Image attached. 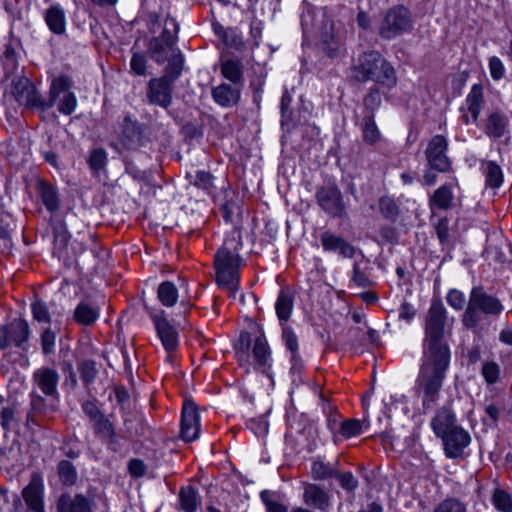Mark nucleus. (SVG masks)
I'll use <instances>...</instances> for the list:
<instances>
[{"label": "nucleus", "mask_w": 512, "mask_h": 512, "mask_svg": "<svg viewBox=\"0 0 512 512\" xmlns=\"http://www.w3.org/2000/svg\"><path fill=\"white\" fill-rule=\"evenodd\" d=\"M383 66L384 59L379 52H367L359 57L357 64L353 67L352 76L361 82L375 80Z\"/></svg>", "instance_id": "obj_6"}, {"label": "nucleus", "mask_w": 512, "mask_h": 512, "mask_svg": "<svg viewBox=\"0 0 512 512\" xmlns=\"http://www.w3.org/2000/svg\"><path fill=\"white\" fill-rule=\"evenodd\" d=\"M165 34L164 32L160 37L154 38L150 43L151 58L157 63H164L179 50L175 46L174 41Z\"/></svg>", "instance_id": "obj_18"}, {"label": "nucleus", "mask_w": 512, "mask_h": 512, "mask_svg": "<svg viewBox=\"0 0 512 512\" xmlns=\"http://www.w3.org/2000/svg\"><path fill=\"white\" fill-rule=\"evenodd\" d=\"M492 504L500 512H512V497L504 489L496 488L492 494Z\"/></svg>", "instance_id": "obj_36"}, {"label": "nucleus", "mask_w": 512, "mask_h": 512, "mask_svg": "<svg viewBox=\"0 0 512 512\" xmlns=\"http://www.w3.org/2000/svg\"><path fill=\"white\" fill-rule=\"evenodd\" d=\"M468 362L470 364L477 363L481 358V348L478 345L471 347L467 353Z\"/></svg>", "instance_id": "obj_63"}, {"label": "nucleus", "mask_w": 512, "mask_h": 512, "mask_svg": "<svg viewBox=\"0 0 512 512\" xmlns=\"http://www.w3.org/2000/svg\"><path fill=\"white\" fill-rule=\"evenodd\" d=\"M435 231L441 244H445L449 240V220L442 217L435 224Z\"/></svg>", "instance_id": "obj_54"}, {"label": "nucleus", "mask_w": 512, "mask_h": 512, "mask_svg": "<svg viewBox=\"0 0 512 512\" xmlns=\"http://www.w3.org/2000/svg\"><path fill=\"white\" fill-rule=\"evenodd\" d=\"M251 344V337L248 332H241L239 339L235 345L237 354L246 353L249 350Z\"/></svg>", "instance_id": "obj_58"}, {"label": "nucleus", "mask_w": 512, "mask_h": 512, "mask_svg": "<svg viewBox=\"0 0 512 512\" xmlns=\"http://www.w3.org/2000/svg\"><path fill=\"white\" fill-rule=\"evenodd\" d=\"M1 426L5 431L11 430L16 422L15 410L12 407H3L0 412Z\"/></svg>", "instance_id": "obj_51"}, {"label": "nucleus", "mask_w": 512, "mask_h": 512, "mask_svg": "<svg viewBox=\"0 0 512 512\" xmlns=\"http://www.w3.org/2000/svg\"><path fill=\"white\" fill-rule=\"evenodd\" d=\"M323 50L330 58L340 55L342 50V42L334 34L324 35L322 39Z\"/></svg>", "instance_id": "obj_41"}, {"label": "nucleus", "mask_w": 512, "mask_h": 512, "mask_svg": "<svg viewBox=\"0 0 512 512\" xmlns=\"http://www.w3.org/2000/svg\"><path fill=\"white\" fill-rule=\"evenodd\" d=\"M100 315V309L94 304L88 302H80L74 310V319L78 324L89 326L92 325Z\"/></svg>", "instance_id": "obj_29"}, {"label": "nucleus", "mask_w": 512, "mask_h": 512, "mask_svg": "<svg viewBox=\"0 0 512 512\" xmlns=\"http://www.w3.org/2000/svg\"><path fill=\"white\" fill-rule=\"evenodd\" d=\"M31 312L33 315V319L39 323H50L51 317L48 310V307L45 302L42 300L36 299L31 304Z\"/></svg>", "instance_id": "obj_43"}, {"label": "nucleus", "mask_w": 512, "mask_h": 512, "mask_svg": "<svg viewBox=\"0 0 512 512\" xmlns=\"http://www.w3.org/2000/svg\"><path fill=\"white\" fill-rule=\"evenodd\" d=\"M29 336V327L26 321L14 319L7 325L0 326V348L21 346Z\"/></svg>", "instance_id": "obj_7"}, {"label": "nucleus", "mask_w": 512, "mask_h": 512, "mask_svg": "<svg viewBox=\"0 0 512 512\" xmlns=\"http://www.w3.org/2000/svg\"><path fill=\"white\" fill-rule=\"evenodd\" d=\"M93 425L96 433L103 437H112L114 434L112 423L103 414L93 421Z\"/></svg>", "instance_id": "obj_48"}, {"label": "nucleus", "mask_w": 512, "mask_h": 512, "mask_svg": "<svg viewBox=\"0 0 512 512\" xmlns=\"http://www.w3.org/2000/svg\"><path fill=\"white\" fill-rule=\"evenodd\" d=\"M485 175L486 185L490 188H499L503 183V172L500 166L493 162L488 161L483 168Z\"/></svg>", "instance_id": "obj_33"}, {"label": "nucleus", "mask_w": 512, "mask_h": 512, "mask_svg": "<svg viewBox=\"0 0 512 512\" xmlns=\"http://www.w3.org/2000/svg\"><path fill=\"white\" fill-rule=\"evenodd\" d=\"M455 415L446 408L440 409L431 421V426L437 437H442L457 428Z\"/></svg>", "instance_id": "obj_24"}, {"label": "nucleus", "mask_w": 512, "mask_h": 512, "mask_svg": "<svg viewBox=\"0 0 512 512\" xmlns=\"http://www.w3.org/2000/svg\"><path fill=\"white\" fill-rule=\"evenodd\" d=\"M504 310L501 300L488 294L482 286H474L462 314V325L473 332L483 329L488 317H498Z\"/></svg>", "instance_id": "obj_2"}, {"label": "nucleus", "mask_w": 512, "mask_h": 512, "mask_svg": "<svg viewBox=\"0 0 512 512\" xmlns=\"http://www.w3.org/2000/svg\"><path fill=\"white\" fill-rule=\"evenodd\" d=\"M40 195L43 204L49 211L53 212L58 208V196L54 187L41 184Z\"/></svg>", "instance_id": "obj_38"}, {"label": "nucleus", "mask_w": 512, "mask_h": 512, "mask_svg": "<svg viewBox=\"0 0 512 512\" xmlns=\"http://www.w3.org/2000/svg\"><path fill=\"white\" fill-rule=\"evenodd\" d=\"M340 433L344 438H352L362 433V425L359 420L349 419L341 424Z\"/></svg>", "instance_id": "obj_46"}, {"label": "nucleus", "mask_w": 512, "mask_h": 512, "mask_svg": "<svg viewBox=\"0 0 512 512\" xmlns=\"http://www.w3.org/2000/svg\"><path fill=\"white\" fill-rule=\"evenodd\" d=\"M253 358L255 369L264 374H269L272 366L271 350L263 334H260L254 340Z\"/></svg>", "instance_id": "obj_17"}, {"label": "nucleus", "mask_w": 512, "mask_h": 512, "mask_svg": "<svg viewBox=\"0 0 512 512\" xmlns=\"http://www.w3.org/2000/svg\"><path fill=\"white\" fill-rule=\"evenodd\" d=\"M148 97L151 103L168 107L171 103V85L166 77L153 78L148 85Z\"/></svg>", "instance_id": "obj_16"}, {"label": "nucleus", "mask_w": 512, "mask_h": 512, "mask_svg": "<svg viewBox=\"0 0 512 512\" xmlns=\"http://www.w3.org/2000/svg\"><path fill=\"white\" fill-rule=\"evenodd\" d=\"M107 153L103 148H93L90 151L87 163L93 174H98L107 164Z\"/></svg>", "instance_id": "obj_35"}, {"label": "nucleus", "mask_w": 512, "mask_h": 512, "mask_svg": "<svg viewBox=\"0 0 512 512\" xmlns=\"http://www.w3.org/2000/svg\"><path fill=\"white\" fill-rule=\"evenodd\" d=\"M303 502L321 511H327L330 507L329 494L320 486L312 483L304 486Z\"/></svg>", "instance_id": "obj_21"}, {"label": "nucleus", "mask_w": 512, "mask_h": 512, "mask_svg": "<svg viewBox=\"0 0 512 512\" xmlns=\"http://www.w3.org/2000/svg\"><path fill=\"white\" fill-rule=\"evenodd\" d=\"M217 284L233 296L239 289L242 259L236 251L223 246L214 256Z\"/></svg>", "instance_id": "obj_3"}, {"label": "nucleus", "mask_w": 512, "mask_h": 512, "mask_svg": "<svg viewBox=\"0 0 512 512\" xmlns=\"http://www.w3.org/2000/svg\"><path fill=\"white\" fill-rule=\"evenodd\" d=\"M448 140L443 135H435L431 138L425 154L429 166L438 172H448L451 169V161L447 156Z\"/></svg>", "instance_id": "obj_5"}, {"label": "nucleus", "mask_w": 512, "mask_h": 512, "mask_svg": "<svg viewBox=\"0 0 512 512\" xmlns=\"http://www.w3.org/2000/svg\"><path fill=\"white\" fill-rule=\"evenodd\" d=\"M411 29V15L404 6L394 7L386 13V38L396 37Z\"/></svg>", "instance_id": "obj_11"}, {"label": "nucleus", "mask_w": 512, "mask_h": 512, "mask_svg": "<svg viewBox=\"0 0 512 512\" xmlns=\"http://www.w3.org/2000/svg\"><path fill=\"white\" fill-rule=\"evenodd\" d=\"M508 125V117L500 111H494L488 116L485 133L490 138H501L506 133Z\"/></svg>", "instance_id": "obj_27"}, {"label": "nucleus", "mask_w": 512, "mask_h": 512, "mask_svg": "<svg viewBox=\"0 0 512 512\" xmlns=\"http://www.w3.org/2000/svg\"><path fill=\"white\" fill-rule=\"evenodd\" d=\"M222 75L234 84L241 82L242 70L239 63L233 60H227L221 66Z\"/></svg>", "instance_id": "obj_37"}, {"label": "nucleus", "mask_w": 512, "mask_h": 512, "mask_svg": "<svg viewBox=\"0 0 512 512\" xmlns=\"http://www.w3.org/2000/svg\"><path fill=\"white\" fill-rule=\"evenodd\" d=\"M499 340H500V342L511 346L512 345V328L503 329L499 333Z\"/></svg>", "instance_id": "obj_64"}, {"label": "nucleus", "mask_w": 512, "mask_h": 512, "mask_svg": "<svg viewBox=\"0 0 512 512\" xmlns=\"http://www.w3.org/2000/svg\"><path fill=\"white\" fill-rule=\"evenodd\" d=\"M447 310L439 298L433 299L425 317L422 365L417 379L423 389L424 408L435 404L450 363V350L444 341Z\"/></svg>", "instance_id": "obj_1"}, {"label": "nucleus", "mask_w": 512, "mask_h": 512, "mask_svg": "<svg viewBox=\"0 0 512 512\" xmlns=\"http://www.w3.org/2000/svg\"><path fill=\"white\" fill-rule=\"evenodd\" d=\"M200 433V416L195 403L186 401L182 407L180 435L187 442L196 440Z\"/></svg>", "instance_id": "obj_8"}, {"label": "nucleus", "mask_w": 512, "mask_h": 512, "mask_svg": "<svg viewBox=\"0 0 512 512\" xmlns=\"http://www.w3.org/2000/svg\"><path fill=\"white\" fill-rule=\"evenodd\" d=\"M44 19L54 34H63L66 30V15L59 4L51 5L44 13Z\"/></svg>", "instance_id": "obj_25"}, {"label": "nucleus", "mask_w": 512, "mask_h": 512, "mask_svg": "<svg viewBox=\"0 0 512 512\" xmlns=\"http://www.w3.org/2000/svg\"><path fill=\"white\" fill-rule=\"evenodd\" d=\"M321 244L326 252H337L343 257L351 258L354 255V248L342 237L331 232L321 234Z\"/></svg>", "instance_id": "obj_22"}, {"label": "nucleus", "mask_w": 512, "mask_h": 512, "mask_svg": "<svg viewBox=\"0 0 512 512\" xmlns=\"http://www.w3.org/2000/svg\"><path fill=\"white\" fill-rule=\"evenodd\" d=\"M72 81L68 76H58L53 78L49 89V101L46 102L45 109L57 105L58 111L63 115H71L77 108V98L71 92Z\"/></svg>", "instance_id": "obj_4"}, {"label": "nucleus", "mask_w": 512, "mask_h": 512, "mask_svg": "<svg viewBox=\"0 0 512 512\" xmlns=\"http://www.w3.org/2000/svg\"><path fill=\"white\" fill-rule=\"evenodd\" d=\"M454 206L452 184H444L437 188L429 198V208L433 215L437 211H447Z\"/></svg>", "instance_id": "obj_20"}, {"label": "nucleus", "mask_w": 512, "mask_h": 512, "mask_svg": "<svg viewBox=\"0 0 512 512\" xmlns=\"http://www.w3.org/2000/svg\"><path fill=\"white\" fill-rule=\"evenodd\" d=\"M44 480L38 474H32L30 482L22 490V497L29 512H45L44 509Z\"/></svg>", "instance_id": "obj_10"}, {"label": "nucleus", "mask_w": 512, "mask_h": 512, "mask_svg": "<svg viewBox=\"0 0 512 512\" xmlns=\"http://www.w3.org/2000/svg\"><path fill=\"white\" fill-rule=\"evenodd\" d=\"M268 512H287L288 508L279 500L267 499L262 496Z\"/></svg>", "instance_id": "obj_60"}, {"label": "nucleus", "mask_w": 512, "mask_h": 512, "mask_svg": "<svg viewBox=\"0 0 512 512\" xmlns=\"http://www.w3.org/2000/svg\"><path fill=\"white\" fill-rule=\"evenodd\" d=\"M81 376L85 382H91L96 374V369L94 367V363L90 361H85L81 365Z\"/></svg>", "instance_id": "obj_59"}, {"label": "nucleus", "mask_w": 512, "mask_h": 512, "mask_svg": "<svg viewBox=\"0 0 512 512\" xmlns=\"http://www.w3.org/2000/svg\"><path fill=\"white\" fill-rule=\"evenodd\" d=\"M190 184L202 189L206 193H210L214 188V177L213 175L205 170H198L194 175L187 174Z\"/></svg>", "instance_id": "obj_34"}, {"label": "nucleus", "mask_w": 512, "mask_h": 512, "mask_svg": "<svg viewBox=\"0 0 512 512\" xmlns=\"http://www.w3.org/2000/svg\"><path fill=\"white\" fill-rule=\"evenodd\" d=\"M157 336L160 339L166 352L171 353L178 348L179 332L165 316L164 313L155 314L152 317Z\"/></svg>", "instance_id": "obj_12"}, {"label": "nucleus", "mask_w": 512, "mask_h": 512, "mask_svg": "<svg viewBox=\"0 0 512 512\" xmlns=\"http://www.w3.org/2000/svg\"><path fill=\"white\" fill-rule=\"evenodd\" d=\"M311 476L315 480H324L335 476V470L321 460L313 461L311 465Z\"/></svg>", "instance_id": "obj_40"}, {"label": "nucleus", "mask_w": 512, "mask_h": 512, "mask_svg": "<svg viewBox=\"0 0 512 512\" xmlns=\"http://www.w3.org/2000/svg\"><path fill=\"white\" fill-rule=\"evenodd\" d=\"M57 510L58 512H93L91 501L81 494L74 498L69 494H62L58 499Z\"/></svg>", "instance_id": "obj_23"}, {"label": "nucleus", "mask_w": 512, "mask_h": 512, "mask_svg": "<svg viewBox=\"0 0 512 512\" xmlns=\"http://www.w3.org/2000/svg\"><path fill=\"white\" fill-rule=\"evenodd\" d=\"M201 504L198 491L192 486L181 487L178 493L177 509L183 512H196Z\"/></svg>", "instance_id": "obj_28"}, {"label": "nucleus", "mask_w": 512, "mask_h": 512, "mask_svg": "<svg viewBox=\"0 0 512 512\" xmlns=\"http://www.w3.org/2000/svg\"><path fill=\"white\" fill-rule=\"evenodd\" d=\"M505 398L503 395L494 393L485 398V413L492 423H496L501 413L505 410Z\"/></svg>", "instance_id": "obj_30"}, {"label": "nucleus", "mask_w": 512, "mask_h": 512, "mask_svg": "<svg viewBox=\"0 0 512 512\" xmlns=\"http://www.w3.org/2000/svg\"><path fill=\"white\" fill-rule=\"evenodd\" d=\"M484 103L483 87L474 84L466 96L465 103L460 107V119L465 125L477 122Z\"/></svg>", "instance_id": "obj_9"}, {"label": "nucleus", "mask_w": 512, "mask_h": 512, "mask_svg": "<svg viewBox=\"0 0 512 512\" xmlns=\"http://www.w3.org/2000/svg\"><path fill=\"white\" fill-rule=\"evenodd\" d=\"M34 381L37 387L50 397L58 396L57 386L59 375L51 368H40L34 372Z\"/></svg>", "instance_id": "obj_19"}, {"label": "nucleus", "mask_w": 512, "mask_h": 512, "mask_svg": "<svg viewBox=\"0 0 512 512\" xmlns=\"http://www.w3.org/2000/svg\"><path fill=\"white\" fill-rule=\"evenodd\" d=\"M334 477H337L340 485L346 490H353L357 486V481L354 478V476L352 475V473H349V472L341 473V474L335 473Z\"/></svg>", "instance_id": "obj_57"}, {"label": "nucleus", "mask_w": 512, "mask_h": 512, "mask_svg": "<svg viewBox=\"0 0 512 512\" xmlns=\"http://www.w3.org/2000/svg\"><path fill=\"white\" fill-rule=\"evenodd\" d=\"M501 368L495 361H485L482 364L481 375L488 385L495 384L500 378Z\"/></svg>", "instance_id": "obj_39"}, {"label": "nucleus", "mask_w": 512, "mask_h": 512, "mask_svg": "<svg viewBox=\"0 0 512 512\" xmlns=\"http://www.w3.org/2000/svg\"><path fill=\"white\" fill-rule=\"evenodd\" d=\"M167 61L168 66L166 68V73L173 78H177L181 73L184 61L180 50L176 51Z\"/></svg>", "instance_id": "obj_47"}, {"label": "nucleus", "mask_w": 512, "mask_h": 512, "mask_svg": "<svg viewBox=\"0 0 512 512\" xmlns=\"http://www.w3.org/2000/svg\"><path fill=\"white\" fill-rule=\"evenodd\" d=\"M282 340L286 346V348L291 352L292 358H295L298 355L299 345H298V337L294 330L287 325H284L282 328Z\"/></svg>", "instance_id": "obj_42"}, {"label": "nucleus", "mask_w": 512, "mask_h": 512, "mask_svg": "<svg viewBox=\"0 0 512 512\" xmlns=\"http://www.w3.org/2000/svg\"><path fill=\"white\" fill-rule=\"evenodd\" d=\"M82 409L84 413L89 416V418L94 421L102 415L97 405L92 401H86L82 404Z\"/></svg>", "instance_id": "obj_61"}, {"label": "nucleus", "mask_w": 512, "mask_h": 512, "mask_svg": "<svg viewBox=\"0 0 512 512\" xmlns=\"http://www.w3.org/2000/svg\"><path fill=\"white\" fill-rule=\"evenodd\" d=\"M157 295L162 305L172 307L178 300V289L174 283L165 281L159 285Z\"/></svg>", "instance_id": "obj_32"}, {"label": "nucleus", "mask_w": 512, "mask_h": 512, "mask_svg": "<svg viewBox=\"0 0 512 512\" xmlns=\"http://www.w3.org/2000/svg\"><path fill=\"white\" fill-rule=\"evenodd\" d=\"M415 316V309L407 302H404L399 310V318L410 322Z\"/></svg>", "instance_id": "obj_62"}, {"label": "nucleus", "mask_w": 512, "mask_h": 512, "mask_svg": "<svg viewBox=\"0 0 512 512\" xmlns=\"http://www.w3.org/2000/svg\"><path fill=\"white\" fill-rule=\"evenodd\" d=\"M446 300L448 305L457 311L462 310L466 304L463 292L457 289H450L447 293Z\"/></svg>", "instance_id": "obj_49"}, {"label": "nucleus", "mask_w": 512, "mask_h": 512, "mask_svg": "<svg viewBox=\"0 0 512 512\" xmlns=\"http://www.w3.org/2000/svg\"><path fill=\"white\" fill-rule=\"evenodd\" d=\"M489 71L493 80H500L505 75V67L500 58L492 56L489 58Z\"/></svg>", "instance_id": "obj_50"}, {"label": "nucleus", "mask_w": 512, "mask_h": 512, "mask_svg": "<svg viewBox=\"0 0 512 512\" xmlns=\"http://www.w3.org/2000/svg\"><path fill=\"white\" fill-rule=\"evenodd\" d=\"M13 94L16 100L30 108L45 109L46 102L41 98L33 83L22 77L14 83Z\"/></svg>", "instance_id": "obj_13"}, {"label": "nucleus", "mask_w": 512, "mask_h": 512, "mask_svg": "<svg viewBox=\"0 0 512 512\" xmlns=\"http://www.w3.org/2000/svg\"><path fill=\"white\" fill-rule=\"evenodd\" d=\"M440 438L443 441L445 455L451 459L461 457L471 441L469 433L460 426Z\"/></svg>", "instance_id": "obj_14"}, {"label": "nucleus", "mask_w": 512, "mask_h": 512, "mask_svg": "<svg viewBox=\"0 0 512 512\" xmlns=\"http://www.w3.org/2000/svg\"><path fill=\"white\" fill-rule=\"evenodd\" d=\"M212 97L218 105L222 107H232L236 105L240 99V90L223 83L212 89Z\"/></svg>", "instance_id": "obj_26"}, {"label": "nucleus", "mask_w": 512, "mask_h": 512, "mask_svg": "<svg viewBox=\"0 0 512 512\" xmlns=\"http://www.w3.org/2000/svg\"><path fill=\"white\" fill-rule=\"evenodd\" d=\"M128 470L133 477H142L146 472V466L140 459H131L128 463Z\"/></svg>", "instance_id": "obj_56"}, {"label": "nucleus", "mask_w": 512, "mask_h": 512, "mask_svg": "<svg viewBox=\"0 0 512 512\" xmlns=\"http://www.w3.org/2000/svg\"><path fill=\"white\" fill-rule=\"evenodd\" d=\"M364 140L370 144L375 143L379 137L380 132L377 129L375 123L371 120H366L363 127Z\"/></svg>", "instance_id": "obj_53"}, {"label": "nucleus", "mask_w": 512, "mask_h": 512, "mask_svg": "<svg viewBox=\"0 0 512 512\" xmlns=\"http://www.w3.org/2000/svg\"><path fill=\"white\" fill-rule=\"evenodd\" d=\"M60 480L65 485H73L76 482L77 474L74 466L69 461H61L58 465Z\"/></svg>", "instance_id": "obj_44"}, {"label": "nucleus", "mask_w": 512, "mask_h": 512, "mask_svg": "<svg viewBox=\"0 0 512 512\" xmlns=\"http://www.w3.org/2000/svg\"><path fill=\"white\" fill-rule=\"evenodd\" d=\"M146 58L138 53L133 54L130 67L131 70L137 75H144L146 72Z\"/></svg>", "instance_id": "obj_55"}, {"label": "nucleus", "mask_w": 512, "mask_h": 512, "mask_svg": "<svg viewBox=\"0 0 512 512\" xmlns=\"http://www.w3.org/2000/svg\"><path fill=\"white\" fill-rule=\"evenodd\" d=\"M433 512H466V507L459 500L448 498L439 503Z\"/></svg>", "instance_id": "obj_45"}, {"label": "nucleus", "mask_w": 512, "mask_h": 512, "mask_svg": "<svg viewBox=\"0 0 512 512\" xmlns=\"http://www.w3.org/2000/svg\"><path fill=\"white\" fill-rule=\"evenodd\" d=\"M320 207L331 216H341L344 211L342 195L336 187H323L316 193Z\"/></svg>", "instance_id": "obj_15"}, {"label": "nucleus", "mask_w": 512, "mask_h": 512, "mask_svg": "<svg viewBox=\"0 0 512 512\" xmlns=\"http://www.w3.org/2000/svg\"><path fill=\"white\" fill-rule=\"evenodd\" d=\"M293 304L292 295L288 291L281 290L275 304L276 314L280 322H287L290 319Z\"/></svg>", "instance_id": "obj_31"}, {"label": "nucleus", "mask_w": 512, "mask_h": 512, "mask_svg": "<svg viewBox=\"0 0 512 512\" xmlns=\"http://www.w3.org/2000/svg\"><path fill=\"white\" fill-rule=\"evenodd\" d=\"M56 341L55 333L50 329H45L41 334V345L45 354H50L54 351Z\"/></svg>", "instance_id": "obj_52"}]
</instances>
